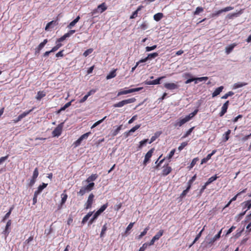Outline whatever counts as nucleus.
Here are the masks:
<instances>
[{
  "label": "nucleus",
  "instance_id": "1",
  "mask_svg": "<svg viewBox=\"0 0 251 251\" xmlns=\"http://www.w3.org/2000/svg\"><path fill=\"white\" fill-rule=\"evenodd\" d=\"M95 185V183L94 182L90 183L86 186H84L81 188L79 191L77 192V194L78 195L83 196L86 192H89L91 191Z\"/></svg>",
  "mask_w": 251,
  "mask_h": 251
},
{
  "label": "nucleus",
  "instance_id": "2",
  "mask_svg": "<svg viewBox=\"0 0 251 251\" xmlns=\"http://www.w3.org/2000/svg\"><path fill=\"white\" fill-rule=\"evenodd\" d=\"M136 100V99L134 98H130L127 100H123L121 101H119L116 103H115L113 105V106L114 107H122L125 105L134 102H135Z\"/></svg>",
  "mask_w": 251,
  "mask_h": 251
},
{
  "label": "nucleus",
  "instance_id": "3",
  "mask_svg": "<svg viewBox=\"0 0 251 251\" xmlns=\"http://www.w3.org/2000/svg\"><path fill=\"white\" fill-rule=\"evenodd\" d=\"M143 87H138L136 88H132L128 90L121 89L117 94V96H120L123 95H126L129 93H131L135 92H138L141 90Z\"/></svg>",
  "mask_w": 251,
  "mask_h": 251
},
{
  "label": "nucleus",
  "instance_id": "4",
  "mask_svg": "<svg viewBox=\"0 0 251 251\" xmlns=\"http://www.w3.org/2000/svg\"><path fill=\"white\" fill-rule=\"evenodd\" d=\"M107 9V7L105 2H103L101 4L99 5L96 9H94L92 12L91 14L92 15H95L97 13L100 12L102 13Z\"/></svg>",
  "mask_w": 251,
  "mask_h": 251
},
{
  "label": "nucleus",
  "instance_id": "5",
  "mask_svg": "<svg viewBox=\"0 0 251 251\" xmlns=\"http://www.w3.org/2000/svg\"><path fill=\"white\" fill-rule=\"evenodd\" d=\"M222 229H221L218 234H217L216 235H215L213 238L210 239L208 241L206 242V247L207 246H211L215 242H216L217 240H219L220 238L221 237V235L222 233Z\"/></svg>",
  "mask_w": 251,
  "mask_h": 251
},
{
  "label": "nucleus",
  "instance_id": "6",
  "mask_svg": "<svg viewBox=\"0 0 251 251\" xmlns=\"http://www.w3.org/2000/svg\"><path fill=\"white\" fill-rule=\"evenodd\" d=\"M91 134V132H87L83 135H82L76 141H75L74 143H73V145L75 147H77L78 146H79L81 142H82V141L83 140H86L89 135Z\"/></svg>",
  "mask_w": 251,
  "mask_h": 251
},
{
  "label": "nucleus",
  "instance_id": "7",
  "mask_svg": "<svg viewBox=\"0 0 251 251\" xmlns=\"http://www.w3.org/2000/svg\"><path fill=\"white\" fill-rule=\"evenodd\" d=\"M63 125L64 123H61L55 128L52 132V135L53 137H58L61 135L63 127Z\"/></svg>",
  "mask_w": 251,
  "mask_h": 251
},
{
  "label": "nucleus",
  "instance_id": "8",
  "mask_svg": "<svg viewBox=\"0 0 251 251\" xmlns=\"http://www.w3.org/2000/svg\"><path fill=\"white\" fill-rule=\"evenodd\" d=\"M94 195L91 193L89 195L88 200L85 204V208L86 209L91 208L92 205L94 201Z\"/></svg>",
  "mask_w": 251,
  "mask_h": 251
},
{
  "label": "nucleus",
  "instance_id": "9",
  "mask_svg": "<svg viewBox=\"0 0 251 251\" xmlns=\"http://www.w3.org/2000/svg\"><path fill=\"white\" fill-rule=\"evenodd\" d=\"M65 192L66 190H65L64 192L61 195V200L60 204L58 205V210H60L62 208L63 205L65 204L67 201L68 195Z\"/></svg>",
  "mask_w": 251,
  "mask_h": 251
},
{
  "label": "nucleus",
  "instance_id": "10",
  "mask_svg": "<svg viewBox=\"0 0 251 251\" xmlns=\"http://www.w3.org/2000/svg\"><path fill=\"white\" fill-rule=\"evenodd\" d=\"M172 171V169L169 164L164 165L163 167L161 175L162 176H166L169 175Z\"/></svg>",
  "mask_w": 251,
  "mask_h": 251
},
{
  "label": "nucleus",
  "instance_id": "11",
  "mask_svg": "<svg viewBox=\"0 0 251 251\" xmlns=\"http://www.w3.org/2000/svg\"><path fill=\"white\" fill-rule=\"evenodd\" d=\"M164 230H160L153 237L150 241L149 245H152L154 244V242L158 240L163 234Z\"/></svg>",
  "mask_w": 251,
  "mask_h": 251
},
{
  "label": "nucleus",
  "instance_id": "12",
  "mask_svg": "<svg viewBox=\"0 0 251 251\" xmlns=\"http://www.w3.org/2000/svg\"><path fill=\"white\" fill-rule=\"evenodd\" d=\"M164 86L165 88L169 90L177 89L179 87V85L175 83H165L164 84Z\"/></svg>",
  "mask_w": 251,
  "mask_h": 251
},
{
  "label": "nucleus",
  "instance_id": "13",
  "mask_svg": "<svg viewBox=\"0 0 251 251\" xmlns=\"http://www.w3.org/2000/svg\"><path fill=\"white\" fill-rule=\"evenodd\" d=\"M165 76H163L157 78V79L152 81H145L144 83L146 85H156L160 83V80L165 78Z\"/></svg>",
  "mask_w": 251,
  "mask_h": 251
},
{
  "label": "nucleus",
  "instance_id": "14",
  "mask_svg": "<svg viewBox=\"0 0 251 251\" xmlns=\"http://www.w3.org/2000/svg\"><path fill=\"white\" fill-rule=\"evenodd\" d=\"M154 150V148H152L150 151H149L146 154L145 159L144 160V165L145 166L146 165L147 163L150 160V158H151Z\"/></svg>",
  "mask_w": 251,
  "mask_h": 251
},
{
  "label": "nucleus",
  "instance_id": "15",
  "mask_svg": "<svg viewBox=\"0 0 251 251\" xmlns=\"http://www.w3.org/2000/svg\"><path fill=\"white\" fill-rule=\"evenodd\" d=\"M229 103V101L227 100L223 105V106L222 107L221 111L219 113V116L220 117L223 116L225 115V114L227 112V109L228 108Z\"/></svg>",
  "mask_w": 251,
  "mask_h": 251
},
{
  "label": "nucleus",
  "instance_id": "16",
  "mask_svg": "<svg viewBox=\"0 0 251 251\" xmlns=\"http://www.w3.org/2000/svg\"><path fill=\"white\" fill-rule=\"evenodd\" d=\"M187 122L188 121L187 120L186 118L184 117V118L179 119L177 121H176L175 124H174V126L176 127H180Z\"/></svg>",
  "mask_w": 251,
  "mask_h": 251
},
{
  "label": "nucleus",
  "instance_id": "17",
  "mask_svg": "<svg viewBox=\"0 0 251 251\" xmlns=\"http://www.w3.org/2000/svg\"><path fill=\"white\" fill-rule=\"evenodd\" d=\"M48 41L47 39L44 40V41L41 43L35 49V53H39L40 50L44 47L45 45L48 43Z\"/></svg>",
  "mask_w": 251,
  "mask_h": 251
},
{
  "label": "nucleus",
  "instance_id": "18",
  "mask_svg": "<svg viewBox=\"0 0 251 251\" xmlns=\"http://www.w3.org/2000/svg\"><path fill=\"white\" fill-rule=\"evenodd\" d=\"M80 19V17L78 16L75 19H74L73 21H72L68 25L67 28L69 29H71L73 27H74L75 24L78 22Z\"/></svg>",
  "mask_w": 251,
  "mask_h": 251
},
{
  "label": "nucleus",
  "instance_id": "19",
  "mask_svg": "<svg viewBox=\"0 0 251 251\" xmlns=\"http://www.w3.org/2000/svg\"><path fill=\"white\" fill-rule=\"evenodd\" d=\"M224 89V86H221L215 89V90L212 93V97H215L219 95L221 92H222Z\"/></svg>",
  "mask_w": 251,
  "mask_h": 251
},
{
  "label": "nucleus",
  "instance_id": "20",
  "mask_svg": "<svg viewBox=\"0 0 251 251\" xmlns=\"http://www.w3.org/2000/svg\"><path fill=\"white\" fill-rule=\"evenodd\" d=\"M143 8V6H142V5L139 6L138 7L137 9L134 12H133V13L132 14V15L130 16V19H134L136 17H137V15H138V12L139 11H140Z\"/></svg>",
  "mask_w": 251,
  "mask_h": 251
},
{
  "label": "nucleus",
  "instance_id": "21",
  "mask_svg": "<svg viewBox=\"0 0 251 251\" xmlns=\"http://www.w3.org/2000/svg\"><path fill=\"white\" fill-rule=\"evenodd\" d=\"M205 226H204L203 228L201 230V231L197 235L196 237H195L194 240L193 241V243L189 246V248L191 247L201 237V234L203 230H204V227Z\"/></svg>",
  "mask_w": 251,
  "mask_h": 251
},
{
  "label": "nucleus",
  "instance_id": "22",
  "mask_svg": "<svg viewBox=\"0 0 251 251\" xmlns=\"http://www.w3.org/2000/svg\"><path fill=\"white\" fill-rule=\"evenodd\" d=\"M93 212H89V213H88L83 218L82 221H81V224L84 225L85 224L86 222L89 220V219L90 218V217L93 214Z\"/></svg>",
  "mask_w": 251,
  "mask_h": 251
},
{
  "label": "nucleus",
  "instance_id": "23",
  "mask_svg": "<svg viewBox=\"0 0 251 251\" xmlns=\"http://www.w3.org/2000/svg\"><path fill=\"white\" fill-rule=\"evenodd\" d=\"M198 111V109H195L193 112L185 117L188 122L192 119L197 114Z\"/></svg>",
  "mask_w": 251,
  "mask_h": 251
},
{
  "label": "nucleus",
  "instance_id": "24",
  "mask_svg": "<svg viewBox=\"0 0 251 251\" xmlns=\"http://www.w3.org/2000/svg\"><path fill=\"white\" fill-rule=\"evenodd\" d=\"M244 205V208H247V211L251 208V200H248L243 202L242 203Z\"/></svg>",
  "mask_w": 251,
  "mask_h": 251
},
{
  "label": "nucleus",
  "instance_id": "25",
  "mask_svg": "<svg viewBox=\"0 0 251 251\" xmlns=\"http://www.w3.org/2000/svg\"><path fill=\"white\" fill-rule=\"evenodd\" d=\"M46 95V93L44 91H40L38 92L37 95L36 97V99L37 100H40L41 99L45 97Z\"/></svg>",
  "mask_w": 251,
  "mask_h": 251
},
{
  "label": "nucleus",
  "instance_id": "26",
  "mask_svg": "<svg viewBox=\"0 0 251 251\" xmlns=\"http://www.w3.org/2000/svg\"><path fill=\"white\" fill-rule=\"evenodd\" d=\"M98 177L97 174H92L89 176L86 180V181L88 183L95 180Z\"/></svg>",
  "mask_w": 251,
  "mask_h": 251
},
{
  "label": "nucleus",
  "instance_id": "27",
  "mask_svg": "<svg viewBox=\"0 0 251 251\" xmlns=\"http://www.w3.org/2000/svg\"><path fill=\"white\" fill-rule=\"evenodd\" d=\"M219 176H217V175H215L214 176H212L208 178V180L205 182L206 185H208L211 183H212L214 181L216 180Z\"/></svg>",
  "mask_w": 251,
  "mask_h": 251
},
{
  "label": "nucleus",
  "instance_id": "28",
  "mask_svg": "<svg viewBox=\"0 0 251 251\" xmlns=\"http://www.w3.org/2000/svg\"><path fill=\"white\" fill-rule=\"evenodd\" d=\"M185 77H190L189 79H188L185 82V84H188L191 83V82L195 81L194 77L192 76L191 74L190 73H186L185 74Z\"/></svg>",
  "mask_w": 251,
  "mask_h": 251
},
{
  "label": "nucleus",
  "instance_id": "29",
  "mask_svg": "<svg viewBox=\"0 0 251 251\" xmlns=\"http://www.w3.org/2000/svg\"><path fill=\"white\" fill-rule=\"evenodd\" d=\"M163 17V14L162 13H158L153 16V19L155 21H159Z\"/></svg>",
  "mask_w": 251,
  "mask_h": 251
},
{
  "label": "nucleus",
  "instance_id": "30",
  "mask_svg": "<svg viewBox=\"0 0 251 251\" xmlns=\"http://www.w3.org/2000/svg\"><path fill=\"white\" fill-rule=\"evenodd\" d=\"M116 70H114L110 72V73L106 76V79H110L111 78H112L116 76Z\"/></svg>",
  "mask_w": 251,
  "mask_h": 251
},
{
  "label": "nucleus",
  "instance_id": "31",
  "mask_svg": "<svg viewBox=\"0 0 251 251\" xmlns=\"http://www.w3.org/2000/svg\"><path fill=\"white\" fill-rule=\"evenodd\" d=\"M150 229V227L149 226H147L145 229L144 230H143V231H142L141 234L138 236L137 238L138 239H141L144 236H145L147 233V231L149 230Z\"/></svg>",
  "mask_w": 251,
  "mask_h": 251
},
{
  "label": "nucleus",
  "instance_id": "32",
  "mask_svg": "<svg viewBox=\"0 0 251 251\" xmlns=\"http://www.w3.org/2000/svg\"><path fill=\"white\" fill-rule=\"evenodd\" d=\"M247 84V83L245 82H237L234 84L233 89H237L243 86H244Z\"/></svg>",
  "mask_w": 251,
  "mask_h": 251
},
{
  "label": "nucleus",
  "instance_id": "33",
  "mask_svg": "<svg viewBox=\"0 0 251 251\" xmlns=\"http://www.w3.org/2000/svg\"><path fill=\"white\" fill-rule=\"evenodd\" d=\"M231 133V130L230 129H228L227 131H226L224 134H223V137H224V141H227L229 138V135Z\"/></svg>",
  "mask_w": 251,
  "mask_h": 251
},
{
  "label": "nucleus",
  "instance_id": "34",
  "mask_svg": "<svg viewBox=\"0 0 251 251\" xmlns=\"http://www.w3.org/2000/svg\"><path fill=\"white\" fill-rule=\"evenodd\" d=\"M195 79V83L197 84L198 83V81H206L208 79V77L207 76H203L201 77H194Z\"/></svg>",
  "mask_w": 251,
  "mask_h": 251
},
{
  "label": "nucleus",
  "instance_id": "35",
  "mask_svg": "<svg viewBox=\"0 0 251 251\" xmlns=\"http://www.w3.org/2000/svg\"><path fill=\"white\" fill-rule=\"evenodd\" d=\"M107 224H105L102 227L101 231L100 234V237H102L104 236L106 231L107 230Z\"/></svg>",
  "mask_w": 251,
  "mask_h": 251
},
{
  "label": "nucleus",
  "instance_id": "36",
  "mask_svg": "<svg viewBox=\"0 0 251 251\" xmlns=\"http://www.w3.org/2000/svg\"><path fill=\"white\" fill-rule=\"evenodd\" d=\"M32 110H33V109L29 110L28 111H25V112H23V113H22L21 114H20V115H19V119H22L23 118H24V117L26 116L28 114H29L32 111Z\"/></svg>",
  "mask_w": 251,
  "mask_h": 251
},
{
  "label": "nucleus",
  "instance_id": "37",
  "mask_svg": "<svg viewBox=\"0 0 251 251\" xmlns=\"http://www.w3.org/2000/svg\"><path fill=\"white\" fill-rule=\"evenodd\" d=\"M236 44H233L226 47V53H229L233 50Z\"/></svg>",
  "mask_w": 251,
  "mask_h": 251
},
{
  "label": "nucleus",
  "instance_id": "38",
  "mask_svg": "<svg viewBox=\"0 0 251 251\" xmlns=\"http://www.w3.org/2000/svg\"><path fill=\"white\" fill-rule=\"evenodd\" d=\"M73 101V100H72L70 102H68L67 103H66L63 107H62L58 111V113H59L60 112H61V111H64L67 108L69 107L71 105V103H72V102Z\"/></svg>",
  "mask_w": 251,
  "mask_h": 251
},
{
  "label": "nucleus",
  "instance_id": "39",
  "mask_svg": "<svg viewBox=\"0 0 251 251\" xmlns=\"http://www.w3.org/2000/svg\"><path fill=\"white\" fill-rule=\"evenodd\" d=\"M62 46V44L61 43H60L59 42H56V45L51 49V51H53V52L56 51Z\"/></svg>",
  "mask_w": 251,
  "mask_h": 251
},
{
  "label": "nucleus",
  "instance_id": "40",
  "mask_svg": "<svg viewBox=\"0 0 251 251\" xmlns=\"http://www.w3.org/2000/svg\"><path fill=\"white\" fill-rule=\"evenodd\" d=\"M161 133L156 132L153 136L151 137V138L150 141L149 142L150 144H151L153 142H154L160 135Z\"/></svg>",
  "mask_w": 251,
  "mask_h": 251
},
{
  "label": "nucleus",
  "instance_id": "41",
  "mask_svg": "<svg viewBox=\"0 0 251 251\" xmlns=\"http://www.w3.org/2000/svg\"><path fill=\"white\" fill-rule=\"evenodd\" d=\"M158 56V53L157 52H153L152 53L148 54L147 58H148V60L151 59L156 57Z\"/></svg>",
  "mask_w": 251,
  "mask_h": 251
},
{
  "label": "nucleus",
  "instance_id": "42",
  "mask_svg": "<svg viewBox=\"0 0 251 251\" xmlns=\"http://www.w3.org/2000/svg\"><path fill=\"white\" fill-rule=\"evenodd\" d=\"M99 216V215L98 214H97L96 213H95L94 214L93 217L89 220V221L88 222V226L92 225L94 223L95 220L97 219V218Z\"/></svg>",
  "mask_w": 251,
  "mask_h": 251
},
{
  "label": "nucleus",
  "instance_id": "43",
  "mask_svg": "<svg viewBox=\"0 0 251 251\" xmlns=\"http://www.w3.org/2000/svg\"><path fill=\"white\" fill-rule=\"evenodd\" d=\"M122 126H123L122 125L118 126L117 128L112 132V136H115L116 135H117L118 134V133L120 132V131L122 129Z\"/></svg>",
  "mask_w": 251,
  "mask_h": 251
},
{
  "label": "nucleus",
  "instance_id": "44",
  "mask_svg": "<svg viewBox=\"0 0 251 251\" xmlns=\"http://www.w3.org/2000/svg\"><path fill=\"white\" fill-rule=\"evenodd\" d=\"M161 157V155L159 157V158L157 160V161L155 163L156 164V165L155 167V168L156 169H158L159 168L160 165L164 162V161L165 160V158H163L159 161V159Z\"/></svg>",
  "mask_w": 251,
  "mask_h": 251
},
{
  "label": "nucleus",
  "instance_id": "45",
  "mask_svg": "<svg viewBox=\"0 0 251 251\" xmlns=\"http://www.w3.org/2000/svg\"><path fill=\"white\" fill-rule=\"evenodd\" d=\"M199 159L198 157H196V158H194L192 160V161L190 165V166H189L190 168V169L192 168L196 165V164L199 161Z\"/></svg>",
  "mask_w": 251,
  "mask_h": 251
},
{
  "label": "nucleus",
  "instance_id": "46",
  "mask_svg": "<svg viewBox=\"0 0 251 251\" xmlns=\"http://www.w3.org/2000/svg\"><path fill=\"white\" fill-rule=\"evenodd\" d=\"M234 95V93L232 91H229L228 93L225 94L224 96L222 97V99H226L228 97L232 96Z\"/></svg>",
  "mask_w": 251,
  "mask_h": 251
},
{
  "label": "nucleus",
  "instance_id": "47",
  "mask_svg": "<svg viewBox=\"0 0 251 251\" xmlns=\"http://www.w3.org/2000/svg\"><path fill=\"white\" fill-rule=\"evenodd\" d=\"M194 128H195L194 126L190 128L188 130H187L186 131V132L185 133V134L182 136V138H186L187 136H188L189 135H190V134L191 133V132H192V131L193 130Z\"/></svg>",
  "mask_w": 251,
  "mask_h": 251
},
{
  "label": "nucleus",
  "instance_id": "48",
  "mask_svg": "<svg viewBox=\"0 0 251 251\" xmlns=\"http://www.w3.org/2000/svg\"><path fill=\"white\" fill-rule=\"evenodd\" d=\"M203 11V8L202 7H197L196 10L194 12L195 15L199 14L200 13Z\"/></svg>",
  "mask_w": 251,
  "mask_h": 251
},
{
  "label": "nucleus",
  "instance_id": "49",
  "mask_svg": "<svg viewBox=\"0 0 251 251\" xmlns=\"http://www.w3.org/2000/svg\"><path fill=\"white\" fill-rule=\"evenodd\" d=\"M106 118V116H105L103 118H102V119L97 121V122H96L95 123H94L93 124V125L91 127V128H93L94 127H95L96 126H97L98 125H99V124H100V123H101Z\"/></svg>",
  "mask_w": 251,
  "mask_h": 251
},
{
  "label": "nucleus",
  "instance_id": "50",
  "mask_svg": "<svg viewBox=\"0 0 251 251\" xmlns=\"http://www.w3.org/2000/svg\"><path fill=\"white\" fill-rule=\"evenodd\" d=\"M188 145L187 142H182L178 147V149L179 151L182 150Z\"/></svg>",
  "mask_w": 251,
  "mask_h": 251
},
{
  "label": "nucleus",
  "instance_id": "51",
  "mask_svg": "<svg viewBox=\"0 0 251 251\" xmlns=\"http://www.w3.org/2000/svg\"><path fill=\"white\" fill-rule=\"evenodd\" d=\"M69 37L68 36V35L65 33L63 36H62V37H61L60 38H58L57 41H56V42H59L60 43L61 42H62L64 40H65L67 38Z\"/></svg>",
  "mask_w": 251,
  "mask_h": 251
},
{
  "label": "nucleus",
  "instance_id": "52",
  "mask_svg": "<svg viewBox=\"0 0 251 251\" xmlns=\"http://www.w3.org/2000/svg\"><path fill=\"white\" fill-rule=\"evenodd\" d=\"M93 49H89L84 52L83 55L84 56L87 57L89 54L93 52Z\"/></svg>",
  "mask_w": 251,
  "mask_h": 251
},
{
  "label": "nucleus",
  "instance_id": "53",
  "mask_svg": "<svg viewBox=\"0 0 251 251\" xmlns=\"http://www.w3.org/2000/svg\"><path fill=\"white\" fill-rule=\"evenodd\" d=\"M47 185L48 184L43 183L42 185H40L38 186L37 189L41 192L42 190L47 187Z\"/></svg>",
  "mask_w": 251,
  "mask_h": 251
},
{
  "label": "nucleus",
  "instance_id": "54",
  "mask_svg": "<svg viewBox=\"0 0 251 251\" xmlns=\"http://www.w3.org/2000/svg\"><path fill=\"white\" fill-rule=\"evenodd\" d=\"M157 47V45H155L151 47H146L145 49L146 51H150L151 50H154Z\"/></svg>",
  "mask_w": 251,
  "mask_h": 251
},
{
  "label": "nucleus",
  "instance_id": "55",
  "mask_svg": "<svg viewBox=\"0 0 251 251\" xmlns=\"http://www.w3.org/2000/svg\"><path fill=\"white\" fill-rule=\"evenodd\" d=\"M39 172H38V169L37 168H36L33 172V176L32 177H33L34 178L36 179L38 176Z\"/></svg>",
  "mask_w": 251,
  "mask_h": 251
},
{
  "label": "nucleus",
  "instance_id": "56",
  "mask_svg": "<svg viewBox=\"0 0 251 251\" xmlns=\"http://www.w3.org/2000/svg\"><path fill=\"white\" fill-rule=\"evenodd\" d=\"M141 125H137L133 127L131 129H130L129 131V132L132 133L135 132L136 130L140 128Z\"/></svg>",
  "mask_w": 251,
  "mask_h": 251
},
{
  "label": "nucleus",
  "instance_id": "57",
  "mask_svg": "<svg viewBox=\"0 0 251 251\" xmlns=\"http://www.w3.org/2000/svg\"><path fill=\"white\" fill-rule=\"evenodd\" d=\"M134 224V223H130L128 225V226H127V227L126 228V233H127L128 231H129L131 229V228H132L133 225Z\"/></svg>",
  "mask_w": 251,
  "mask_h": 251
},
{
  "label": "nucleus",
  "instance_id": "58",
  "mask_svg": "<svg viewBox=\"0 0 251 251\" xmlns=\"http://www.w3.org/2000/svg\"><path fill=\"white\" fill-rule=\"evenodd\" d=\"M55 23H56V21H51V22H49V23H48V24H47V25H46V27H45V30H48V29L50 28V26H51V25L52 24H55Z\"/></svg>",
  "mask_w": 251,
  "mask_h": 251
},
{
  "label": "nucleus",
  "instance_id": "59",
  "mask_svg": "<svg viewBox=\"0 0 251 251\" xmlns=\"http://www.w3.org/2000/svg\"><path fill=\"white\" fill-rule=\"evenodd\" d=\"M223 13L222 9L216 11L215 13H212L211 15L212 17L218 16L220 14Z\"/></svg>",
  "mask_w": 251,
  "mask_h": 251
},
{
  "label": "nucleus",
  "instance_id": "60",
  "mask_svg": "<svg viewBox=\"0 0 251 251\" xmlns=\"http://www.w3.org/2000/svg\"><path fill=\"white\" fill-rule=\"evenodd\" d=\"M175 149H173V150H172L169 154L168 155V156H167V158L168 159H170L173 156V155H174L175 154Z\"/></svg>",
  "mask_w": 251,
  "mask_h": 251
},
{
  "label": "nucleus",
  "instance_id": "61",
  "mask_svg": "<svg viewBox=\"0 0 251 251\" xmlns=\"http://www.w3.org/2000/svg\"><path fill=\"white\" fill-rule=\"evenodd\" d=\"M9 157V155L7 154L5 156H2L0 158V165L3 162H4Z\"/></svg>",
  "mask_w": 251,
  "mask_h": 251
},
{
  "label": "nucleus",
  "instance_id": "62",
  "mask_svg": "<svg viewBox=\"0 0 251 251\" xmlns=\"http://www.w3.org/2000/svg\"><path fill=\"white\" fill-rule=\"evenodd\" d=\"M140 27L142 29L145 30L148 28V25L146 22H143L140 25Z\"/></svg>",
  "mask_w": 251,
  "mask_h": 251
},
{
  "label": "nucleus",
  "instance_id": "63",
  "mask_svg": "<svg viewBox=\"0 0 251 251\" xmlns=\"http://www.w3.org/2000/svg\"><path fill=\"white\" fill-rule=\"evenodd\" d=\"M148 141H149V140L147 139H144V140L140 141L139 147L141 148L142 147L144 146L148 142Z\"/></svg>",
  "mask_w": 251,
  "mask_h": 251
},
{
  "label": "nucleus",
  "instance_id": "64",
  "mask_svg": "<svg viewBox=\"0 0 251 251\" xmlns=\"http://www.w3.org/2000/svg\"><path fill=\"white\" fill-rule=\"evenodd\" d=\"M147 244L144 243L141 247L140 248L139 251H144L147 247Z\"/></svg>",
  "mask_w": 251,
  "mask_h": 251
}]
</instances>
